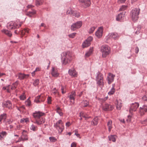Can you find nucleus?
<instances>
[{
  "label": "nucleus",
  "mask_w": 147,
  "mask_h": 147,
  "mask_svg": "<svg viewBox=\"0 0 147 147\" xmlns=\"http://www.w3.org/2000/svg\"><path fill=\"white\" fill-rule=\"evenodd\" d=\"M61 62L63 65H66L69 63L72 60L71 53L69 51L63 53L61 55Z\"/></svg>",
  "instance_id": "f257e3e1"
},
{
  "label": "nucleus",
  "mask_w": 147,
  "mask_h": 147,
  "mask_svg": "<svg viewBox=\"0 0 147 147\" xmlns=\"http://www.w3.org/2000/svg\"><path fill=\"white\" fill-rule=\"evenodd\" d=\"M54 127L58 131V133L61 134L64 129V123L62 120H59L54 123Z\"/></svg>",
  "instance_id": "f03ea898"
},
{
  "label": "nucleus",
  "mask_w": 147,
  "mask_h": 147,
  "mask_svg": "<svg viewBox=\"0 0 147 147\" xmlns=\"http://www.w3.org/2000/svg\"><path fill=\"white\" fill-rule=\"evenodd\" d=\"M103 77V75L99 71L96 74V83L98 86L101 88L103 87L104 85Z\"/></svg>",
  "instance_id": "7ed1b4c3"
},
{
  "label": "nucleus",
  "mask_w": 147,
  "mask_h": 147,
  "mask_svg": "<svg viewBox=\"0 0 147 147\" xmlns=\"http://www.w3.org/2000/svg\"><path fill=\"white\" fill-rule=\"evenodd\" d=\"M100 51L102 53V57H106L111 53L110 47L107 45H103L101 46Z\"/></svg>",
  "instance_id": "20e7f679"
},
{
  "label": "nucleus",
  "mask_w": 147,
  "mask_h": 147,
  "mask_svg": "<svg viewBox=\"0 0 147 147\" xmlns=\"http://www.w3.org/2000/svg\"><path fill=\"white\" fill-rule=\"evenodd\" d=\"M19 20L16 22H11L7 24V27L9 29H14L19 28L22 24Z\"/></svg>",
  "instance_id": "39448f33"
},
{
  "label": "nucleus",
  "mask_w": 147,
  "mask_h": 147,
  "mask_svg": "<svg viewBox=\"0 0 147 147\" xmlns=\"http://www.w3.org/2000/svg\"><path fill=\"white\" fill-rule=\"evenodd\" d=\"M139 13V9L138 8H134L131 10V15L133 21L135 22L137 20L138 18Z\"/></svg>",
  "instance_id": "423d86ee"
},
{
  "label": "nucleus",
  "mask_w": 147,
  "mask_h": 147,
  "mask_svg": "<svg viewBox=\"0 0 147 147\" xmlns=\"http://www.w3.org/2000/svg\"><path fill=\"white\" fill-rule=\"evenodd\" d=\"M82 25V22L81 21H79L74 23L71 26V30H75L76 29L80 28Z\"/></svg>",
  "instance_id": "0eeeda50"
},
{
  "label": "nucleus",
  "mask_w": 147,
  "mask_h": 147,
  "mask_svg": "<svg viewBox=\"0 0 147 147\" xmlns=\"http://www.w3.org/2000/svg\"><path fill=\"white\" fill-rule=\"evenodd\" d=\"M45 113L40 111H35L33 113V116L35 120L43 116Z\"/></svg>",
  "instance_id": "6e6552de"
},
{
  "label": "nucleus",
  "mask_w": 147,
  "mask_h": 147,
  "mask_svg": "<svg viewBox=\"0 0 147 147\" xmlns=\"http://www.w3.org/2000/svg\"><path fill=\"white\" fill-rule=\"evenodd\" d=\"M80 3H82V5L84 8L89 7L91 4L90 0H79Z\"/></svg>",
  "instance_id": "1a4fd4ad"
},
{
  "label": "nucleus",
  "mask_w": 147,
  "mask_h": 147,
  "mask_svg": "<svg viewBox=\"0 0 147 147\" xmlns=\"http://www.w3.org/2000/svg\"><path fill=\"white\" fill-rule=\"evenodd\" d=\"M45 98L42 95H39L36 97L34 102L36 103H39L44 101Z\"/></svg>",
  "instance_id": "9d476101"
},
{
  "label": "nucleus",
  "mask_w": 147,
  "mask_h": 147,
  "mask_svg": "<svg viewBox=\"0 0 147 147\" xmlns=\"http://www.w3.org/2000/svg\"><path fill=\"white\" fill-rule=\"evenodd\" d=\"M115 76L112 73H109L108 74L107 76V80L108 81V83L109 84H110L113 81Z\"/></svg>",
  "instance_id": "9b49d317"
},
{
  "label": "nucleus",
  "mask_w": 147,
  "mask_h": 147,
  "mask_svg": "<svg viewBox=\"0 0 147 147\" xmlns=\"http://www.w3.org/2000/svg\"><path fill=\"white\" fill-rule=\"evenodd\" d=\"M3 106L4 107H6L9 109H12V104L11 102L9 100H7L4 101L2 104Z\"/></svg>",
  "instance_id": "f8f14e48"
},
{
  "label": "nucleus",
  "mask_w": 147,
  "mask_h": 147,
  "mask_svg": "<svg viewBox=\"0 0 147 147\" xmlns=\"http://www.w3.org/2000/svg\"><path fill=\"white\" fill-rule=\"evenodd\" d=\"M45 122V119L41 117L36 120L34 123L38 125H40L44 123Z\"/></svg>",
  "instance_id": "ddd939ff"
},
{
  "label": "nucleus",
  "mask_w": 147,
  "mask_h": 147,
  "mask_svg": "<svg viewBox=\"0 0 147 147\" xmlns=\"http://www.w3.org/2000/svg\"><path fill=\"white\" fill-rule=\"evenodd\" d=\"M139 104L138 102H135L132 104L129 109L130 112L131 111H135L139 106Z\"/></svg>",
  "instance_id": "4468645a"
},
{
  "label": "nucleus",
  "mask_w": 147,
  "mask_h": 147,
  "mask_svg": "<svg viewBox=\"0 0 147 147\" xmlns=\"http://www.w3.org/2000/svg\"><path fill=\"white\" fill-rule=\"evenodd\" d=\"M147 111V106L146 105H143L139 109V113L140 115H143Z\"/></svg>",
  "instance_id": "2eb2a0df"
},
{
  "label": "nucleus",
  "mask_w": 147,
  "mask_h": 147,
  "mask_svg": "<svg viewBox=\"0 0 147 147\" xmlns=\"http://www.w3.org/2000/svg\"><path fill=\"white\" fill-rule=\"evenodd\" d=\"M113 109V106L110 105L109 104H105L102 107L103 109L105 111L112 110Z\"/></svg>",
  "instance_id": "dca6fc26"
},
{
  "label": "nucleus",
  "mask_w": 147,
  "mask_h": 147,
  "mask_svg": "<svg viewBox=\"0 0 147 147\" xmlns=\"http://www.w3.org/2000/svg\"><path fill=\"white\" fill-rule=\"evenodd\" d=\"M103 29L102 27H100L95 32V35L98 38H100L102 35Z\"/></svg>",
  "instance_id": "f3484780"
},
{
  "label": "nucleus",
  "mask_w": 147,
  "mask_h": 147,
  "mask_svg": "<svg viewBox=\"0 0 147 147\" xmlns=\"http://www.w3.org/2000/svg\"><path fill=\"white\" fill-rule=\"evenodd\" d=\"M76 93L75 91H73L71 93L68 97L69 99L70 100V101L71 102L74 103V101L75 99V97L76 96Z\"/></svg>",
  "instance_id": "a211bd4d"
},
{
  "label": "nucleus",
  "mask_w": 147,
  "mask_h": 147,
  "mask_svg": "<svg viewBox=\"0 0 147 147\" xmlns=\"http://www.w3.org/2000/svg\"><path fill=\"white\" fill-rule=\"evenodd\" d=\"M20 137L23 141L28 140V138L27 131L25 130H23L22 135Z\"/></svg>",
  "instance_id": "6ab92c4d"
},
{
  "label": "nucleus",
  "mask_w": 147,
  "mask_h": 147,
  "mask_svg": "<svg viewBox=\"0 0 147 147\" xmlns=\"http://www.w3.org/2000/svg\"><path fill=\"white\" fill-rule=\"evenodd\" d=\"M68 73L72 77H77V73L74 69H71L69 70Z\"/></svg>",
  "instance_id": "aec40b11"
},
{
  "label": "nucleus",
  "mask_w": 147,
  "mask_h": 147,
  "mask_svg": "<svg viewBox=\"0 0 147 147\" xmlns=\"http://www.w3.org/2000/svg\"><path fill=\"white\" fill-rule=\"evenodd\" d=\"M51 74L53 77H58L59 75L57 69H55L54 67H52Z\"/></svg>",
  "instance_id": "412c9836"
},
{
  "label": "nucleus",
  "mask_w": 147,
  "mask_h": 147,
  "mask_svg": "<svg viewBox=\"0 0 147 147\" xmlns=\"http://www.w3.org/2000/svg\"><path fill=\"white\" fill-rule=\"evenodd\" d=\"M119 35L116 32L110 33L108 35V36L112 38L114 40L117 39L119 37Z\"/></svg>",
  "instance_id": "4be33fe9"
},
{
  "label": "nucleus",
  "mask_w": 147,
  "mask_h": 147,
  "mask_svg": "<svg viewBox=\"0 0 147 147\" xmlns=\"http://www.w3.org/2000/svg\"><path fill=\"white\" fill-rule=\"evenodd\" d=\"M124 18V14L123 13H120L116 17V19L117 21H121L123 20Z\"/></svg>",
  "instance_id": "5701e85b"
},
{
  "label": "nucleus",
  "mask_w": 147,
  "mask_h": 147,
  "mask_svg": "<svg viewBox=\"0 0 147 147\" xmlns=\"http://www.w3.org/2000/svg\"><path fill=\"white\" fill-rule=\"evenodd\" d=\"M2 33L5 34L9 37H11L12 35V34L11 31L6 30L5 29H3L1 30Z\"/></svg>",
  "instance_id": "b1692460"
},
{
  "label": "nucleus",
  "mask_w": 147,
  "mask_h": 147,
  "mask_svg": "<svg viewBox=\"0 0 147 147\" xmlns=\"http://www.w3.org/2000/svg\"><path fill=\"white\" fill-rule=\"evenodd\" d=\"M36 13V11L33 9H32L31 10L27 12L26 14L30 17H31L33 15L35 14Z\"/></svg>",
  "instance_id": "393cba45"
},
{
  "label": "nucleus",
  "mask_w": 147,
  "mask_h": 147,
  "mask_svg": "<svg viewBox=\"0 0 147 147\" xmlns=\"http://www.w3.org/2000/svg\"><path fill=\"white\" fill-rule=\"evenodd\" d=\"M7 134V133L5 131H2L0 132V140H2L6 136Z\"/></svg>",
  "instance_id": "a878e982"
},
{
  "label": "nucleus",
  "mask_w": 147,
  "mask_h": 147,
  "mask_svg": "<svg viewBox=\"0 0 147 147\" xmlns=\"http://www.w3.org/2000/svg\"><path fill=\"white\" fill-rule=\"evenodd\" d=\"M117 109L118 110H120L122 106L121 101L120 100H116Z\"/></svg>",
  "instance_id": "bb28decb"
},
{
  "label": "nucleus",
  "mask_w": 147,
  "mask_h": 147,
  "mask_svg": "<svg viewBox=\"0 0 147 147\" xmlns=\"http://www.w3.org/2000/svg\"><path fill=\"white\" fill-rule=\"evenodd\" d=\"M18 79L20 80H23L25 79V74L21 73H19L18 74Z\"/></svg>",
  "instance_id": "cd10ccee"
},
{
  "label": "nucleus",
  "mask_w": 147,
  "mask_h": 147,
  "mask_svg": "<svg viewBox=\"0 0 147 147\" xmlns=\"http://www.w3.org/2000/svg\"><path fill=\"white\" fill-rule=\"evenodd\" d=\"M107 126L108 127V130L109 132H110L112 128V121L111 120L109 121L107 123Z\"/></svg>",
  "instance_id": "c85d7f7f"
},
{
  "label": "nucleus",
  "mask_w": 147,
  "mask_h": 147,
  "mask_svg": "<svg viewBox=\"0 0 147 147\" xmlns=\"http://www.w3.org/2000/svg\"><path fill=\"white\" fill-rule=\"evenodd\" d=\"M90 42H89L86 40L82 44L83 47L85 48L88 47L90 45Z\"/></svg>",
  "instance_id": "c756f323"
},
{
  "label": "nucleus",
  "mask_w": 147,
  "mask_h": 147,
  "mask_svg": "<svg viewBox=\"0 0 147 147\" xmlns=\"http://www.w3.org/2000/svg\"><path fill=\"white\" fill-rule=\"evenodd\" d=\"M116 136L114 135H111L109 136V140L113 142H115L116 140Z\"/></svg>",
  "instance_id": "7c9ffc66"
},
{
  "label": "nucleus",
  "mask_w": 147,
  "mask_h": 147,
  "mask_svg": "<svg viewBox=\"0 0 147 147\" xmlns=\"http://www.w3.org/2000/svg\"><path fill=\"white\" fill-rule=\"evenodd\" d=\"M7 114L5 113L0 115V122H1L3 119L5 120L6 118Z\"/></svg>",
  "instance_id": "2f4dec72"
},
{
  "label": "nucleus",
  "mask_w": 147,
  "mask_h": 147,
  "mask_svg": "<svg viewBox=\"0 0 147 147\" xmlns=\"http://www.w3.org/2000/svg\"><path fill=\"white\" fill-rule=\"evenodd\" d=\"M98 119L97 117H95L92 122V123H93L94 125H96L98 123Z\"/></svg>",
  "instance_id": "473e14b6"
},
{
  "label": "nucleus",
  "mask_w": 147,
  "mask_h": 147,
  "mask_svg": "<svg viewBox=\"0 0 147 147\" xmlns=\"http://www.w3.org/2000/svg\"><path fill=\"white\" fill-rule=\"evenodd\" d=\"M93 51L92 48L90 49L85 54V56L86 57H88L90 56L92 53Z\"/></svg>",
  "instance_id": "72a5a7b5"
},
{
  "label": "nucleus",
  "mask_w": 147,
  "mask_h": 147,
  "mask_svg": "<svg viewBox=\"0 0 147 147\" xmlns=\"http://www.w3.org/2000/svg\"><path fill=\"white\" fill-rule=\"evenodd\" d=\"M72 16H74L78 18L80 16V14L78 12L73 11Z\"/></svg>",
  "instance_id": "f704fd0d"
},
{
  "label": "nucleus",
  "mask_w": 147,
  "mask_h": 147,
  "mask_svg": "<svg viewBox=\"0 0 147 147\" xmlns=\"http://www.w3.org/2000/svg\"><path fill=\"white\" fill-rule=\"evenodd\" d=\"M96 28V27L94 26L91 27L88 31V33L90 34H91L93 33Z\"/></svg>",
  "instance_id": "c9c22d12"
},
{
  "label": "nucleus",
  "mask_w": 147,
  "mask_h": 147,
  "mask_svg": "<svg viewBox=\"0 0 147 147\" xmlns=\"http://www.w3.org/2000/svg\"><path fill=\"white\" fill-rule=\"evenodd\" d=\"M82 103L84 107H86L89 104L88 102L86 100H83Z\"/></svg>",
  "instance_id": "e433bc0d"
},
{
  "label": "nucleus",
  "mask_w": 147,
  "mask_h": 147,
  "mask_svg": "<svg viewBox=\"0 0 147 147\" xmlns=\"http://www.w3.org/2000/svg\"><path fill=\"white\" fill-rule=\"evenodd\" d=\"M29 32V30L27 29H24L21 32L22 35H23L26 34V33H28Z\"/></svg>",
  "instance_id": "4c0bfd02"
},
{
  "label": "nucleus",
  "mask_w": 147,
  "mask_h": 147,
  "mask_svg": "<svg viewBox=\"0 0 147 147\" xmlns=\"http://www.w3.org/2000/svg\"><path fill=\"white\" fill-rule=\"evenodd\" d=\"M30 129L33 131H35L37 130L38 128L36 126L32 124L30 127Z\"/></svg>",
  "instance_id": "58836bf2"
},
{
  "label": "nucleus",
  "mask_w": 147,
  "mask_h": 147,
  "mask_svg": "<svg viewBox=\"0 0 147 147\" xmlns=\"http://www.w3.org/2000/svg\"><path fill=\"white\" fill-rule=\"evenodd\" d=\"M127 6L126 5H123L120 8L119 11H123L126 9L127 8Z\"/></svg>",
  "instance_id": "ea45409f"
},
{
  "label": "nucleus",
  "mask_w": 147,
  "mask_h": 147,
  "mask_svg": "<svg viewBox=\"0 0 147 147\" xmlns=\"http://www.w3.org/2000/svg\"><path fill=\"white\" fill-rule=\"evenodd\" d=\"M115 91V89L114 88H112L111 90L108 92L109 95H111L113 94Z\"/></svg>",
  "instance_id": "a19ab883"
},
{
  "label": "nucleus",
  "mask_w": 147,
  "mask_h": 147,
  "mask_svg": "<svg viewBox=\"0 0 147 147\" xmlns=\"http://www.w3.org/2000/svg\"><path fill=\"white\" fill-rule=\"evenodd\" d=\"M39 81L38 79L35 80L33 83V84L35 86L38 85L39 83Z\"/></svg>",
  "instance_id": "79ce46f5"
},
{
  "label": "nucleus",
  "mask_w": 147,
  "mask_h": 147,
  "mask_svg": "<svg viewBox=\"0 0 147 147\" xmlns=\"http://www.w3.org/2000/svg\"><path fill=\"white\" fill-rule=\"evenodd\" d=\"M43 1V0H36V5H40L42 4Z\"/></svg>",
  "instance_id": "37998d69"
},
{
  "label": "nucleus",
  "mask_w": 147,
  "mask_h": 147,
  "mask_svg": "<svg viewBox=\"0 0 147 147\" xmlns=\"http://www.w3.org/2000/svg\"><path fill=\"white\" fill-rule=\"evenodd\" d=\"M49 139L51 142H55L57 141V139L54 137H50L49 138Z\"/></svg>",
  "instance_id": "c03bdc74"
},
{
  "label": "nucleus",
  "mask_w": 147,
  "mask_h": 147,
  "mask_svg": "<svg viewBox=\"0 0 147 147\" xmlns=\"http://www.w3.org/2000/svg\"><path fill=\"white\" fill-rule=\"evenodd\" d=\"M73 11L71 9H69L66 11V14H70L71 15H72Z\"/></svg>",
  "instance_id": "a18cd8bd"
},
{
  "label": "nucleus",
  "mask_w": 147,
  "mask_h": 147,
  "mask_svg": "<svg viewBox=\"0 0 147 147\" xmlns=\"http://www.w3.org/2000/svg\"><path fill=\"white\" fill-rule=\"evenodd\" d=\"M20 99L22 100H24L26 99V97L25 96L24 93H23L21 96H20Z\"/></svg>",
  "instance_id": "49530a36"
},
{
  "label": "nucleus",
  "mask_w": 147,
  "mask_h": 147,
  "mask_svg": "<svg viewBox=\"0 0 147 147\" xmlns=\"http://www.w3.org/2000/svg\"><path fill=\"white\" fill-rule=\"evenodd\" d=\"M29 121L28 119V118H23L20 120V122L23 123V122H27Z\"/></svg>",
  "instance_id": "de8ad7c7"
},
{
  "label": "nucleus",
  "mask_w": 147,
  "mask_h": 147,
  "mask_svg": "<svg viewBox=\"0 0 147 147\" xmlns=\"http://www.w3.org/2000/svg\"><path fill=\"white\" fill-rule=\"evenodd\" d=\"M76 34V33H72L71 34H69L68 35V36L70 38H74Z\"/></svg>",
  "instance_id": "09e8293b"
},
{
  "label": "nucleus",
  "mask_w": 147,
  "mask_h": 147,
  "mask_svg": "<svg viewBox=\"0 0 147 147\" xmlns=\"http://www.w3.org/2000/svg\"><path fill=\"white\" fill-rule=\"evenodd\" d=\"M80 117L81 118L80 119V120H81L82 119V117H83L85 118V119L88 118V117H86L85 116V115L83 112H81L80 113Z\"/></svg>",
  "instance_id": "8fccbe9b"
},
{
  "label": "nucleus",
  "mask_w": 147,
  "mask_h": 147,
  "mask_svg": "<svg viewBox=\"0 0 147 147\" xmlns=\"http://www.w3.org/2000/svg\"><path fill=\"white\" fill-rule=\"evenodd\" d=\"M26 104L27 106L29 107L31 105V102L29 100V98L26 101Z\"/></svg>",
  "instance_id": "3c124183"
},
{
  "label": "nucleus",
  "mask_w": 147,
  "mask_h": 147,
  "mask_svg": "<svg viewBox=\"0 0 147 147\" xmlns=\"http://www.w3.org/2000/svg\"><path fill=\"white\" fill-rule=\"evenodd\" d=\"M93 39V38L92 36H90L87 38V39L86 40L88 42L91 43V41Z\"/></svg>",
  "instance_id": "603ef678"
},
{
  "label": "nucleus",
  "mask_w": 147,
  "mask_h": 147,
  "mask_svg": "<svg viewBox=\"0 0 147 147\" xmlns=\"http://www.w3.org/2000/svg\"><path fill=\"white\" fill-rule=\"evenodd\" d=\"M53 93L54 94H56L57 93H58V91L55 88H54L52 90Z\"/></svg>",
  "instance_id": "864d4df0"
},
{
  "label": "nucleus",
  "mask_w": 147,
  "mask_h": 147,
  "mask_svg": "<svg viewBox=\"0 0 147 147\" xmlns=\"http://www.w3.org/2000/svg\"><path fill=\"white\" fill-rule=\"evenodd\" d=\"M47 100L48 103L51 104V97L49 96L48 97Z\"/></svg>",
  "instance_id": "5fc2aeb1"
},
{
  "label": "nucleus",
  "mask_w": 147,
  "mask_h": 147,
  "mask_svg": "<svg viewBox=\"0 0 147 147\" xmlns=\"http://www.w3.org/2000/svg\"><path fill=\"white\" fill-rule=\"evenodd\" d=\"M11 87V86L10 85H8L7 87V91L8 92H11L10 90L9 89L10 87Z\"/></svg>",
  "instance_id": "6e6d98bb"
},
{
  "label": "nucleus",
  "mask_w": 147,
  "mask_h": 147,
  "mask_svg": "<svg viewBox=\"0 0 147 147\" xmlns=\"http://www.w3.org/2000/svg\"><path fill=\"white\" fill-rule=\"evenodd\" d=\"M16 86L13 85V84L11 86V89L12 90H14L16 88Z\"/></svg>",
  "instance_id": "4d7b16f0"
},
{
  "label": "nucleus",
  "mask_w": 147,
  "mask_h": 147,
  "mask_svg": "<svg viewBox=\"0 0 147 147\" xmlns=\"http://www.w3.org/2000/svg\"><path fill=\"white\" fill-rule=\"evenodd\" d=\"M126 0H118V2L119 3H124Z\"/></svg>",
  "instance_id": "13d9d810"
},
{
  "label": "nucleus",
  "mask_w": 147,
  "mask_h": 147,
  "mask_svg": "<svg viewBox=\"0 0 147 147\" xmlns=\"http://www.w3.org/2000/svg\"><path fill=\"white\" fill-rule=\"evenodd\" d=\"M142 99L143 100L147 101V96L145 94L142 97Z\"/></svg>",
  "instance_id": "bf43d9fd"
},
{
  "label": "nucleus",
  "mask_w": 147,
  "mask_h": 147,
  "mask_svg": "<svg viewBox=\"0 0 147 147\" xmlns=\"http://www.w3.org/2000/svg\"><path fill=\"white\" fill-rule=\"evenodd\" d=\"M71 125V123L69 121L66 122L65 123V125L67 127H69Z\"/></svg>",
  "instance_id": "052dcab7"
},
{
  "label": "nucleus",
  "mask_w": 147,
  "mask_h": 147,
  "mask_svg": "<svg viewBox=\"0 0 147 147\" xmlns=\"http://www.w3.org/2000/svg\"><path fill=\"white\" fill-rule=\"evenodd\" d=\"M61 90L62 91V93L63 94H64L65 93V91H64V87L62 86Z\"/></svg>",
  "instance_id": "680f3d73"
},
{
  "label": "nucleus",
  "mask_w": 147,
  "mask_h": 147,
  "mask_svg": "<svg viewBox=\"0 0 147 147\" xmlns=\"http://www.w3.org/2000/svg\"><path fill=\"white\" fill-rule=\"evenodd\" d=\"M57 112L58 113L60 116H62L63 115V113L61 111V110L57 111Z\"/></svg>",
  "instance_id": "e2e57ef3"
},
{
  "label": "nucleus",
  "mask_w": 147,
  "mask_h": 147,
  "mask_svg": "<svg viewBox=\"0 0 147 147\" xmlns=\"http://www.w3.org/2000/svg\"><path fill=\"white\" fill-rule=\"evenodd\" d=\"M139 51V49L137 47H136L135 49V53H137Z\"/></svg>",
  "instance_id": "0e129e2a"
},
{
  "label": "nucleus",
  "mask_w": 147,
  "mask_h": 147,
  "mask_svg": "<svg viewBox=\"0 0 147 147\" xmlns=\"http://www.w3.org/2000/svg\"><path fill=\"white\" fill-rule=\"evenodd\" d=\"M76 144L74 142L72 143L71 144V147H76Z\"/></svg>",
  "instance_id": "69168bd1"
},
{
  "label": "nucleus",
  "mask_w": 147,
  "mask_h": 147,
  "mask_svg": "<svg viewBox=\"0 0 147 147\" xmlns=\"http://www.w3.org/2000/svg\"><path fill=\"white\" fill-rule=\"evenodd\" d=\"M12 122V120L11 119H9L7 120V123L9 124H10Z\"/></svg>",
  "instance_id": "338daca9"
},
{
  "label": "nucleus",
  "mask_w": 147,
  "mask_h": 147,
  "mask_svg": "<svg viewBox=\"0 0 147 147\" xmlns=\"http://www.w3.org/2000/svg\"><path fill=\"white\" fill-rule=\"evenodd\" d=\"M128 119L127 120V121L128 122H130L131 121V116L130 115H128Z\"/></svg>",
  "instance_id": "774afa93"
}]
</instances>
